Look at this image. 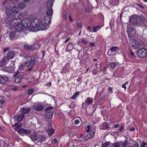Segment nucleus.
Here are the masks:
<instances>
[{"instance_id":"nucleus-62","label":"nucleus","mask_w":147,"mask_h":147,"mask_svg":"<svg viewBox=\"0 0 147 147\" xmlns=\"http://www.w3.org/2000/svg\"><path fill=\"white\" fill-rule=\"evenodd\" d=\"M53 141L55 143H57V140L56 139H54Z\"/></svg>"},{"instance_id":"nucleus-22","label":"nucleus","mask_w":147,"mask_h":147,"mask_svg":"<svg viewBox=\"0 0 147 147\" xmlns=\"http://www.w3.org/2000/svg\"><path fill=\"white\" fill-rule=\"evenodd\" d=\"M78 42L79 43H82L84 45H86L89 42V41L88 38H83L80 39Z\"/></svg>"},{"instance_id":"nucleus-8","label":"nucleus","mask_w":147,"mask_h":147,"mask_svg":"<svg viewBox=\"0 0 147 147\" xmlns=\"http://www.w3.org/2000/svg\"><path fill=\"white\" fill-rule=\"evenodd\" d=\"M138 56L141 58L147 56V49L145 48H142L139 50L137 52Z\"/></svg>"},{"instance_id":"nucleus-34","label":"nucleus","mask_w":147,"mask_h":147,"mask_svg":"<svg viewBox=\"0 0 147 147\" xmlns=\"http://www.w3.org/2000/svg\"><path fill=\"white\" fill-rule=\"evenodd\" d=\"M109 65L113 68H115L117 65V64L115 62L110 63Z\"/></svg>"},{"instance_id":"nucleus-59","label":"nucleus","mask_w":147,"mask_h":147,"mask_svg":"<svg viewBox=\"0 0 147 147\" xmlns=\"http://www.w3.org/2000/svg\"><path fill=\"white\" fill-rule=\"evenodd\" d=\"M134 146L136 147H139V144L137 143H136V144H135Z\"/></svg>"},{"instance_id":"nucleus-60","label":"nucleus","mask_w":147,"mask_h":147,"mask_svg":"<svg viewBox=\"0 0 147 147\" xmlns=\"http://www.w3.org/2000/svg\"><path fill=\"white\" fill-rule=\"evenodd\" d=\"M118 126H119V125L118 124H116L115 125H114V127L115 128H117L118 127Z\"/></svg>"},{"instance_id":"nucleus-27","label":"nucleus","mask_w":147,"mask_h":147,"mask_svg":"<svg viewBox=\"0 0 147 147\" xmlns=\"http://www.w3.org/2000/svg\"><path fill=\"white\" fill-rule=\"evenodd\" d=\"M53 3V1H49L47 3H46V4L47 9L50 8H52Z\"/></svg>"},{"instance_id":"nucleus-4","label":"nucleus","mask_w":147,"mask_h":147,"mask_svg":"<svg viewBox=\"0 0 147 147\" xmlns=\"http://www.w3.org/2000/svg\"><path fill=\"white\" fill-rule=\"evenodd\" d=\"M129 44L130 46L135 49L140 48L143 46V43L140 40L133 39L130 40Z\"/></svg>"},{"instance_id":"nucleus-10","label":"nucleus","mask_w":147,"mask_h":147,"mask_svg":"<svg viewBox=\"0 0 147 147\" xmlns=\"http://www.w3.org/2000/svg\"><path fill=\"white\" fill-rule=\"evenodd\" d=\"M21 24L23 26L25 27L26 29L28 30V27H30V23L29 19L27 18H24L21 20Z\"/></svg>"},{"instance_id":"nucleus-50","label":"nucleus","mask_w":147,"mask_h":147,"mask_svg":"<svg viewBox=\"0 0 147 147\" xmlns=\"http://www.w3.org/2000/svg\"><path fill=\"white\" fill-rule=\"evenodd\" d=\"M0 103L2 105H4L5 103V101L3 99L0 100Z\"/></svg>"},{"instance_id":"nucleus-40","label":"nucleus","mask_w":147,"mask_h":147,"mask_svg":"<svg viewBox=\"0 0 147 147\" xmlns=\"http://www.w3.org/2000/svg\"><path fill=\"white\" fill-rule=\"evenodd\" d=\"M16 32H15L12 31L10 33V36L11 38H13L16 35Z\"/></svg>"},{"instance_id":"nucleus-63","label":"nucleus","mask_w":147,"mask_h":147,"mask_svg":"<svg viewBox=\"0 0 147 147\" xmlns=\"http://www.w3.org/2000/svg\"><path fill=\"white\" fill-rule=\"evenodd\" d=\"M51 84V82H49V83L47 84V85L48 86H50Z\"/></svg>"},{"instance_id":"nucleus-37","label":"nucleus","mask_w":147,"mask_h":147,"mask_svg":"<svg viewBox=\"0 0 147 147\" xmlns=\"http://www.w3.org/2000/svg\"><path fill=\"white\" fill-rule=\"evenodd\" d=\"M117 47H113L111 48L110 50L113 52H115L117 51Z\"/></svg>"},{"instance_id":"nucleus-58","label":"nucleus","mask_w":147,"mask_h":147,"mask_svg":"<svg viewBox=\"0 0 147 147\" xmlns=\"http://www.w3.org/2000/svg\"><path fill=\"white\" fill-rule=\"evenodd\" d=\"M69 38H68L67 39H66L64 42L66 43L69 40Z\"/></svg>"},{"instance_id":"nucleus-32","label":"nucleus","mask_w":147,"mask_h":147,"mask_svg":"<svg viewBox=\"0 0 147 147\" xmlns=\"http://www.w3.org/2000/svg\"><path fill=\"white\" fill-rule=\"evenodd\" d=\"M93 99L90 97H88L87 98L85 102L88 104H90L93 102Z\"/></svg>"},{"instance_id":"nucleus-16","label":"nucleus","mask_w":147,"mask_h":147,"mask_svg":"<svg viewBox=\"0 0 147 147\" xmlns=\"http://www.w3.org/2000/svg\"><path fill=\"white\" fill-rule=\"evenodd\" d=\"M31 140L34 142L37 141L38 138V136L37 134L35 132H33L31 134H30L28 135Z\"/></svg>"},{"instance_id":"nucleus-36","label":"nucleus","mask_w":147,"mask_h":147,"mask_svg":"<svg viewBox=\"0 0 147 147\" xmlns=\"http://www.w3.org/2000/svg\"><path fill=\"white\" fill-rule=\"evenodd\" d=\"M79 92H77L75 93L73 96L71 98L73 99H75L76 98L77 96H78L79 95Z\"/></svg>"},{"instance_id":"nucleus-31","label":"nucleus","mask_w":147,"mask_h":147,"mask_svg":"<svg viewBox=\"0 0 147 147\" xmlns=\"http://www.w3.org/2000/svg\"><path fill=\"white\" fill-rule=\"evenodd\" d=\"M122 142H117L113 144V147H121L122 146Z\"/></svg>"},{"instance_id":"nucleus-35","label":"nucleus","mask_w":147,"mask_h":147,"mask_svg":"<svg viewBox=\"0 0 147 147\" xmlns=\"http://www.w3.org/2000/svg\"><path fill=\"white\" fill-rule=\"evenodd\" d=\"M34 91L35 90L34 88H32L28 90L27 92V94L29 96L32 95Z\"/></svg>"},{"instance_id":"nucleus-18","label":"nucleus","mask_w":147,"mask_h":147,"mask_svg":"<svg viewBox=\"0 0 147 147\" xmlns=\"http://www.w3.org/2000/svg\"><path fill=\"white\" fill-rule=\"evenodd\" d=\"M24 49L27 50H33L36 49V46L34 45H29L28 44H25L24 46Z\"/></svg>"},{"instance_id":"nucleus-46","label":"nucleus","mask_w":147,"mask_h":147,"mask_svg":"<svg viewBox=\"0 0 147 147\" xmlns=\"http://www.w3.org/2000/svg\"><path fill=\"white\" fill-rule=\"evenodd\" d=\"M9 47H7L4 48V50L3 51V52L4 53H5L7 51L9 50Z\"/></svg>"},{"instance_id":"nucleus-56","label":"nucleus","mask_w":147,"mask_h":147,"mask_svg":"<svg viewBox=\"0 0 147 147\" xmlns=\"http://www.w3.org/2000/svg\"><path fill=\"white\" fill-rule=\"evenodd\" d=\"M85 11L86 12H88L89 11V9L88 7H86L85 8Z\"/></svg>"},{"instance_id":"nucleus-7","label":"nucleus","mask_w":147,"mask_h":147,"mask_svg":"<svg viewBox=\"0 0 147 147\" xmlns=\"http://www.w3.org/2000/svg\"><path fill=\"white\" fill-rule=\"evenodd\" d=\"M47 112L46 115V117L49 119H51L52 118L53 114V108L49 107L46 109Z\"/></svg>"},{"instance_id":"nucleus-19","label":"nucleus","mask_w":147,"mask_h":147,"mask_svg":"<svg viewBox=\"0 0 147 147\" xmlns=\"http://www.w3.org/2000/svg\"><path fill=\"white\" fill-rule=\"evenodd\" d=\"M13 77L16 82L18 83L20 82L21 79V74L19 73H17L13 75Z\"/></svg>"},{"instance_id":"nucleus-39","label":"nucleus","mask_w":147,"mask_h":147,"mask_svg":"<svg viewBox=\"0 0 147 147\" xmlns=\"http://www.w3.org/2000/svg\"><path fill=\"white\" fill-rule=\"evenodd\" d=\"M89 138L92 137L94 135V133L92 131L90 133L88 134H87Z\"/></svg>"},{"instance_id":"nucleus-6","label":"nucleus","mask_w":147,"mask_h":147,"mask_svg":"<svg viewBox=\"0 0 147 147\" xmlns=\"http://www.w3.org/2000/svg\"><path fill=\"white\" fill-rule=\"evenodd\" d=\"M24 57L26 60L25 64L27 67H32L34 65L36 62V57L33 58L32 57H29L25 56Z\"/></svg>"},{"instance_id":"nucleus-3","label":"nucleus","mask_w":147,"mask_h":147,"mask_svg":"<svg viewBox=\"0 0 147 147\" xmlns=\"http://www.w3.org/2000/svg\"><path fill=\"white\" fill-rule=\"evenodd\" d=\"M5 17L4 18V22L6 26H9L11 25L12 27L13 25V18L16 15H12V13L9 11L7 10L5 11Z\"/></svg>"},{"instance_id":"nucleus-25","label":"nucleus","mask_w":147,"mask_h":147,"mask_svg":"<svg viewBox=\"0 0 147 147\" xmlns=\"http://www.w3.org/2000/svg\"><path fill=\"white\" fill-rule=\"evenodd\" d=\"M46 139L45 137L42 135H40L39 136H38V138L37 141L38 142H42Z\"/></svg>"},{"instance_id":"nucleus-24","label":"nucleus","mask_w":147,"mask_h":147,"mask_svg":"<svg viewBox=\"0 0 147 147\" xmlns=\"http://www.w3.org/2000/svg\"><path fill=\"white\" fill-rule=\"evenodd\" d=\"M26 6V4L23 2H21L18 4V7L21 9H24Z\"/></svg>"},{"instance_id":"nucleus-49","label":"nucleus","mask_w":147,"mask_h":147,"mask_svg":"<svg viewBox=\"0 0 147 147\" xmlns=\"http://www.w3.org/2000/svg\"><path fill=\"white\" fill-rule=\"evenodd\" d=\"M93 30L94 32H96L97 29L96 26H93Z\"/></svg>"},{"instance_id":"nucleus-30","label":"nucleus","mask_w":147,"mask_h":147,"mask_svg":"<svg viewBox=\"0 0 147 147\" xmlns=\"http://www.w3.org/2000/svg\"><path fill=\"white\" fill-rule=\"evenodd\" d=\"M24 115L23 114H22L21 115H18L17 117V119L18 122H20L22 121L23 119Z\"/></svg>"},{"instance_id":"nucleus-11","label":"nucleus","mask_w":147,"mask_h":147,"mask_svg":"<svg viewBox=\"0 0 147 147\" xmlns=\"http://www.w3.org/2000/svg\"><path fill=\"white\" fill-rule=\"evenodd\" d=\"M127 32L128 34L129 37L134 36L136 32L135 29L133 27L127 28Z\"/></svg>"},{"instance_id":"nucleus-47","label":"nucleus","mask_w":147,"mask_h":147,"mask_svg":"<svg viewBox=\"0 0 147 147\" xmlns=\"http://www.w3.org/2000/svg\"><path fill=\"white\" fill-rule=\"evenodd\" d=\"M128 83V82H127L126 83H125L124 84H123L122 85V87L125 88V89L126 88V87L125 86V85Z\"/></svg>"},{"instance_id":"nucleus-12","label":"nucleus","mask_w":147,"mask_h":147,"mask_svg":"<svg viewBox=\"0 0 147 147\" xmlns=\"http://www.w3.org/2000/svg\"><path fill=\"white\" fill-rule=\"evenodd\" d=\"M12 3V0H6L3 2V5L4 8L9 9L11 6Z\"/></svg>"},{"instance_id":"nucleus-9","label":"nucleus","mask_w":147,"mask_h":147,"mask_svg":"<svg viewBox=\"0 0 147 147\" xmlns=\"http://www.w3.org/2000/svg\"><path fill=\"white\" fill-rule=\"evenodd\" d=\"M140 18L136 15L131 16L129 19V22L130 23L134 24H136L140 22Z\"/></svg>"},{"instance_id":"nucleus-45","label":"nucleus","mask_w":147,"mask_h":147,"mask_svg":"<svg viewBox=\"0 0 147 147\" xmlns=\"http://www.w3.org/2000/svg\"><path fill=\"white\" fill-rule=\"evenodd\" d=\"M77 26L78 28H81V27L82 26L80 22H78L77 24Z\"/></svg>"},{"instance_id":"nucleus-28","label":"nucleus","mask_w":147,"mask_h":147,"mask_svg":"<svg viewBox=\"0 0 147 147\" xmlns=\"http://www.w3.org/2000/svg\"><path fill=\"white\" fill-rule=\"evenodd\" d=\"M30 110V109L29 108H23L21 111L22 113H27Z\"/></svg>"},{"instance_id":"nucleus-51","label":"nucleus","mask_w":147,"mask_h":147,"mask_svg":"<svg viewBox=\"0 0 147 147\" xmlns=\"http://www.w3.org/2000/svg\"><path fill=\"white\" fill-rule=\"evenodd\" d=\"M79 120L78 119H76L75 120L74 123L76 124H78L79 123Z\"/></svg>"},{"instance_id":"nucleus-33","label":"nucleus","mask_w":147,"mask_h":147,"mask_svg":"<svg viewBox=\"0 0 147 147\" xmlns=\"http://www.w3.org/2000/svg\"><path fill=\"white\" fill-rule=\"evenodd\" d=\"M47 131L49 136H51L54 131V130L53 129H49L47 130Z\"/></svg>"},{"instance_id":"nucleus-29","label":"nucleus","mask_w":147,"mask_h":147,"mask_svg":"<svg viewBox=\"0 0 147 147\" xmlns=\"http://www.w3.org/2000/svg\"><path fill=\"white\" fill-rule=\"evenodd\" d=\"M0 146L2 147H7L8 144L5 142L3 141H1L0 142Z\"/></svg>"},{"instance_id":"nucleus-53","label":"nucleus","mask_w":147,"mask_h":147,"mask_svg":"<svg viewBox=\"0 0 147 147\" xmlns=\"http://www.w3.org/2000/svg\"><path fill=\"white\" fill-rule=\"evenodd\" d=\"M123 126H121L119 128V130L120 131H121L122 130H123Z\"/></svg>"},{"instance_id":"nucleus-41","label":"nucleus","mask_w":147,"mask_h":147,"mask_svg":"<svg viewBox=\"0 0 147 147\" xmlns=\"http://www.w3.org/2000/svg\"><path fill=\"white\" fill-rule=\"evenodd\" d=\"M1 70H2V71L6 72H7L9 71V70L8 69V68L7 67H5L2 68V69Z\"/></svg>"},{"instance_id":"nucleus-42","label":"nucleus","mask_w":147,"mask_h":147,"mask_svg":"<svg viewBox=\"0 0 147 147\" xmlns=\"http://www.w3.org/2000/svg\"><path fill=\"white\" fill-rule=\"evenodd\" d=\"M108 145V143L105 142L102 145V147H107Z\"/></svg>"},{"instance_id":"nucleus-54","label":"nucleus","mask_w":147,"mask_h":147,"mask_svg":"<svg viewBox=\"0 0 147 147\" xmlns=\"http://www.w3.org/2000/svg\"><path fill=\"white\" fill-rule=\"evenodd\" d=\"M127 145V143L126 141H125L124 143L122 144V146L123 147H126Z\"/></svg>"},{"instance_id":"nucleus-26","label":"nucleus","mask_w":147,"mask_h":147,"mask_svg":"<svg viewBox=\"0 0 147 147\" xmlns=\"http://www.w3.org/2000/svg\"><path fill=\"white\" fill-rule=\"evenodd\" d=\"M11 11L13 13H17L19 10L18 7L14 6L11 8Z\"/></svg>"},{"instance_id":"nucleus-20","label":"nucleus","mask_w":147,"mask_h":147,"mask_svg":"<svg viewBox=\"0 0 147 147\" xmlns=\"http://www.w3.org/2000/svg\"><path fill=\"white\" fill-rule=\"evenodd\" d=\"M15 55V52L13 51H10L7 53V57L8 59H11L14 57Z\"/></svg>"},{"instance_id":"nucleus-13","label":"nucleus","mask_w":147,"mask_h":147,"mask_svg":"<svg viewBox=\"0 0 147 147\" xmlns=\"http://www.w3.org/2000/svg\"><path fill=\"white\" fill-rule=\"evenodd\" d=\"M17 131L18 133L21 135H23L24 134L28 135L30 134H31L30 131L24 129H19L17 130Z\"/></svg>"},{"instance_id":"nucleus-43","label":"nucleus","mask_w":147,"mask_h":147,"mask_svg":"<svg viewBox=\"0 0 147 147\" xmlns=\"http://www.w3.org/2000/svg\"><path fill=\"white\" fill-rule=\"evenodd\" d=\"M147 145V144L144 141H143L140 147H144L145 146Z\"/></svg>"},{"instance_id":"nucleus-55","label":"nucleus","mask_w":147,"mask_h":147,"mask_svg":"<svg viewBox=\"0 0 147 147\" xmlns=\"http://www.w3.org/2000/svg\"><path fill=\"white\" fill-rule=\"evenodd\" d=\"M63 18L64 19H66L67 17V15L66 13H64L63 14Z\"/></svg>"},{"instance_id":"nucleus-44","label":"nucleus","mask_w":147,"mask_h":147,"mask_svg":"<svg viewBox=\"0 0 147 147\" xmlns=\"http://www.w3.org/2000/svg\"><path fill=\"white\" fill-rule=\"evenodd\" d=\"M89 138H89L87 135L84 136V139L85 140H87Z\"/></svg>"},{"instance_id":"nucleus-64","label":"nucleus","mask_w":147,"mask_h":147,"mask_svg":"<svg viewBox=\"0 0 147 147\" xmlns=\"http://www.w3.org/2000/svg\"><path fill=\"white\" fill-rule=\"evenodd\" d=\"M134 129L133 128H131L129 129V130L131 131H134Z\"/></svg>"},{"instance_id":"nucleus-14","label":"nucleus","mask_w":147,"mask_h":147,"mask_svg":"<svg viewBox=\"0 0 147 147\" xmlns=\"http://www.w3.org/2000/svg\"><path fill=\"white\" fill-rule=\"evenodd\" d=\"M34 108L36 110L40 111L43 110L44 107L41 103L38 102L35 103L34 105Z\"/></svg>"},{"instance_id":"nucleus-1","label":"nucleus","mask_w":147,"mask_h":147,"mask_svg":"<svg viewBox=\"0 0 147 147\" xmlns=\"http://www.w3.org/2000/svg\"><path fill=\"white\" fill-rule=\"evenodd\" d=\"M31 25L28 27V30L32 32L45 30V26H42L41 20L38 19H34L32 20Z\"/></svg>"},{"instance_id":"nucleus-57","label":"nucleus","mask_w":147,"mask_h":147,"mask_svg":"<svg viewBox=\"0 0 147 147\" xmlns=\"http://www.w3.org/2000/svg\"><path fill=\"white\" fill-rule=\"evenodd\" d=\"M138 5L141 8H144V7L142 5L140 4H138Z\"/></svg>"},{"instance_id":"nucleus-38","label":"nucleus","mask_w":147,"mask_h":147,"mask_svg":"<svg viewBox=\"0 0 147 147\" xmlns=\"http://www.w3.org/2000/svg\"><path fill=\"white\" fill-rule=\"evenodd\" d=\"M25 67V66L24 64H21L19 67V68L20 70H23L24 69Z\"/></svg>"},{"instance_id":"nucleus-5","label":"nucleus","mask_w":147,"mask_h":147,"mask_svg":"<svg viewBox=\"0 0 147 147\" xmlns=\"http://www.w3.org/2000/svg\"><path fill=\"white\" fill-rule=\"evenodd\" d=\"M51 22V17L46 16L41 20L42 26H45V30L49 27L48 26L50 24Z\"/></svg>"},{"instance_id":"nucleus-15","label":"nucleus","mask_w":147,"mask_h":147,"mask_svg":"<svg viewBox=\"0 0 147 147\" xmlns=\"http://www.w3.org/2000/svg\"><path fill=\"white\" fill-rule=\"evenodd\" d=\"M8 80L7 76L5 75H0V84H5Z\"/></svg>"},{"instance_id":"nucleus-52","label":"nucleus","mask_w":147,"mask_h":147,"mask_svg":"<svg viewBox=\"0 0 147 147\" xmlns=\"http://www.w3.org/2000/svg\"><path fill=\"white\" fill-rule=\"evenodd\" d=\"M95 44L94 42H91L89 44V45L90 47H92L94 46Z\"/></svg>"},{"instance_id":"nucleus-21","label":"nucleus","mask_w":147,"mask_h":147,"mask_svg":"<svg viewBox=\"0 0 147 147\" xmlns=\"http://www.w3.org/2000/svg\"><path fill=\"white\" fill-rule=\"evenodd\" d=\"M96 69H94L93 71V72L95 74H96L98 73L101 70L100 66L97 64L95 65Z\"/></svg>"},{"instance_id":"nucleus-61","label":"nucleus","mask_w":147,"mask_h":147,"mask_svg":"<svg viewBox=\"0 0 147 147\" xmlns=\"http://www.w3.org/2000/svg\"><path fill=\"white\" fill-rule=\"evenodd\" d=\"M130 54L131 56H133L134 55V54L132 52V51L131 50L130 51Z\"/></svg>"},{"instance_id":"nucleus-2","label":"nucleus","mask_w":147,"mask_h":147,"mask_svg":"<svg viewBox=\"0 0 147 147\" xmlns=\"http://www.w3.org/2000/svg\"><path fill=\"white\" fill-rule=\"evenodd\" d=\"M22 14L20 13L17 16L14 17L13 25L12 27H10V29L15 28V30L17 32H20L22 30L23 26L21 23V20L20 18Z\"/></svg>"},{"instance_id":"nucleus-17","label":"nucleus","mask_w":147,"mask_h":147,"mask_svg":"<svg viewBox=\"0 0 147 147\" xmlns=\"http://www.w3.org/2000/svg\"><path fill=\"white\" fill-rule=\"evenodd\" d=\"M9 60L6 56H5L0 62V67H3L7 65Z\"/></svg>"},{"instance_id":"nucleus-23","label":"nucleus","mask_w":147,"mask_h":147,"mask_svg":"<svg viewBox=\"0 0 147 147\" xmlns=\"http://www.w3.org/2000/svg\"><path fill=\"white\" fill-rule=\"evenodd\" d=\"M47 9L46 16L50 17H52V16L53 13V10L52 8H48Z\"/></svg>"},{"instance_id":"nucleus-48","label":"nucleus","mask_w":147,"mask_h":147,"mask_svg":"<svg viewBox=\"0 0 147 147\" xmlns=\"http://www.w3.org/2000/svg\"><path fill=\"white\" fill-rule=\"evenodd\" d=\"M87 128L88 129L86 130V131L87 132H88L90 129V125H88V126Z\"/></svg>"}]
</instances>
